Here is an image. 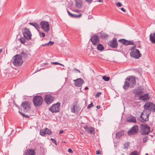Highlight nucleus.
<instances>
[{
  "mask_svg": "<svg viewBox=\"0 0 155 155\" xmlns=\"http://www.w3.org/2000/svg\"><path fill=\"white\" fill-rule=\"evenodd\" d=\"M136 84V80L134 76H128L125 79L124 84L123 86V88L126 91L129 87L133 88Z\"/></svg>",
  "mask_w": 155,
  "mask_h": 155,
  "instance_id": "nucleus-1",
  "label": "nucleus"
},
{
  "mask_svg": "<svg viewBox=\"0 0 155 155\" xmlns=\"http://www.w3.org/2000/svg\"><path fill=\"white\" fill-rule=\"evenodd\" d=\"M11 61L15 66H21L23 63V60L19 54H17L12 58Z\"/></svg>",
  "mask_w": 155,
  "mask_h": 155,
  "instance_id": "nucleus-2",
  "label": "nucleus"
},
{
  "mask_svg": "<svg viewBox=\"0 0 155 155\" xmlns=\"http://www.w3.org/2000/svg\"><path fill=\"white\" fill-rule=\"evenodd\" d=\"M140 129L141 131L140 134L143 135H148L150 133L152 132V131L150 130V127L145 124H140Z\"/></svg>",
  "mask_w": 155,
  "mask_h": 155,
  "instance_id": "nucleus-3",
  "label": "nucleus"
},
{
  "mask_svg": "<svg viewBox=\"0 0 155 155\" xmlns=\"http://www.w3.org/2000/svg\"><path fill=\"white\" fill-rule=\"evenodd\" d=\"M43 101L42 97L41 95H36L34 97L33 102L35 107H39L42 105Z\"/></svg>",
  "mask_w": 155,
  "mask_h": 155,
  "instance_id": "nucleus-4",
  "label": "nucleus"
},
{
  "mask_svg": "<svg viewBox=\"0 0 155 155\" xmlns=\"http://www.w3.org/2000/svg\"><path fill=\"white\" fill-rule=\"evenodd\" d=\"M22 33L23 35V38L26 40H29L31 39L32 35L29 29L25 27L22 29Z\"/></svg>",
  "mask_w": 155,
  "mask_h": 155,
  "instance_id": "nucleus-5",
  "label": "nucleus"
},
{
  "mask_svg": "<svg viewBox=\"0 0 155 155\" xmlns=\"http://www.w3.org/2000/svg\"><path fill=\"white\" fill-rule=\"evenodd\" d=\"M144 110H149V111L154 112H155V104L153 103L150 102H146L144 106Z\"/></svg>",
  "mask_w": 155,
  "mask_h": 155,
  "instance_id": "nucleus-6",
  "label": "nucleus"
},
{
  "mask_svg": "<svg viewBox=\"0 0 155 155\" xmlns=\"http://www.w3.org/2000/svg\"><path fill=\"white\" fill-rule=\"evenodd\" d=\"M20 55L21 58L24 61H26L30 58L31 54L29 51L25 49H22Z\"/></svg>",
  "mask_w": 155,
  "mask_h": 155,
  "instance_id": "nucleus-7",
  "label": "nucleus"
},
{
  "mask_svg": "<svg viewBox=\"0 0 155 155\" xmlns=\"http://www.w3.org/2000/svg\"><path fill=\"white\" fill-rule=\"evenodd\" d=\"M130 55L131 57L138 59L142 56L140 51L138 49H133L130 53Z\"/></svg>",
  "mask_w": 155,
  "mask_h": 155,
  "instance_id": "nucleus-8",
  "label": "nucleus"
},
{
  "mask_svg": "<svg viewBox=\"0 0 155 155\" xmlns=\"http://www.w3.org/2000/svg\"><path fill=\"white\" fill-rule=\"evenodd\" d=\"M61 104L60 102H57L53 104L49 108L50 111L52 113L59 112L60 110V106Z\"/></svg>",
  "mask_w": 155,
  "mask_h": 155,
  "instance_id": "nucleus-9",
  "label": "nucleus"
},
{
  "mask_svg": "<svg viewBox=\"0 0 155 155\" xmlns=\"http://www.w3.org/2000/svg\"><path fill=\"white\" fill-rule=\"evenodd\" d=\"M31 102L28 101H25L22 102L20 105L21 111L23 110L24 112L27 111V110L28 109L29 110L31 108Z\"/></svg>",
  "mask_w": 155,
  "mask_h": 155,
  "instance_id": "nucleus-10",
  "label": "nucleus"
},
{
  "mask_svg": "<svg viewBox=\"0 0 155 155\" xmlns=\"http://www.w3.org/2000/svg\"><path fill=\"white\" fill-rule=\"evenodd\" d=\"M55 99L54 96H52L50 94H45L44 98V100L47 104H50L54 101Z\"/></svg>",
  "mask_w": 155,
  "mask_h": 155,
  "instance_id": "nucleus-11",
  "label": "nucleus"
},
{
  "mask_svg": "<svg viewBox=\"0 0 155 155\" xmlns=\"http://www.w3.org/2000/svg\"><path fill=\"white\" fill-rule=\"evenodd\" d=\"M138 126L137 125H134L127 131V134L129 136L136 135L138 133Z\"/></svg>",
  "mask_w": 155,
  "mask_h": 155,
  "instance_id": "nucleus-12",
  "label": "nucleus"
},
{
  "mask_svg": "<svg viewBox=\"0 0 155 155\" xmlns=\"http://www.w3.org/2000/svg\"><path fill=\"white\" fill-rule=\"evenodd\" d=\"M107 44L109 47L113 48H116L118 46L117 39L115 37L112 40L108 41Z\"/></svg>",
  "mask_w": 155,
  "mask_h": 155,
  "instance_id": "nucleus-13",
  "label": "nucleus"
},
{
  "mask_svg": "<svg viewBox=\"0 0 155 155\" xmlns=\"http://www.w3.org/2000/svg\"><path fill=\"white\" fill-rule=\"evenodd\" d=\"M40 25L42 29L45 32H48L50 29L49 24L48 22L45 21H42L40 23Z\"/></svg>",
  "mask_w": 155,
  "mask_h": 155,
  "instance_id": "nucleus-14",
  "label": "nucleus"
},
{
  "mask_svg": "<svg viewBox=\"0 0 155 155\" xmlns=\"http://www.w3.org/2000/svg\"><path fill=\"white\" fill-rule=\"evenodd\" d=\"M78 101L76 100L74 102L72 105L73 106L72 107H71V111L72 113H78L81 109V108L80 106L78 104Z\"/></svg>",
  "mask_w": 155,
  "mask_h": 155,
  "instance_id": "nucleus-15",
  "label": "nucleus"
},
{
  "mask_svg": "<svg viewBox=\"0 0 155 155\" xmlns=\"http://www.w3.org/2000/svg\"><path fill=\"white\" fill-rule=\"evenodd\" d=\"M90 40L93 44L95 46L97 45L100 42L99 36L96 34H94L91 36Z\"/></svg>",
  "mask_w": 155,
  "mask_h": 155,
  "instance_id": "nucleus-16",
  "label": "nucleus"
},
{
  "mask_svg": "<svg viewBox=\"0 0 155 155\" xmlns=\"http://www.w3.org/2000/svg\"><path fill=\"white\" fill-rule=\"evenodd\" d=\"M119 42H121V44L125 45H134V43L132 41H129L124 38L121 39L118 41Z\"/></svg>",
  "mask_w": 155,
  "mask_h": 155,
  "instance_id": "nucleus-17",
  "label": "nucleus"
},
{
  "mask_svg": "<svg viewBox=\"0 0 155 155\" xmlns=\"http://www.w3.org/2000/svg\"><path fill=\"white\" fill-rule=\"evenodd\" d=\"M73 81L75 82L74 84V85L76 87H81L82 84L84 83V81L80 78L74 80Z\"/></svg>",
  "mask_w": 155,
  "mask_h": 155,
  "instance_id": "nucleus-18",
  "label": "nucleus"
},
{
  "mask_svg": "<svg viewBox=\"0 0 155 155\" xmlns=\"http://www.w3.org/2000/svg\"><path fill=\"white\" fill-rule=\"evenodd\" d=\"M150 98V96L149 93H147L144 94L140 95L139 97V100L145 102L148 101Z\"/></svg>",
  "mask_w": 155,
  "mask_h": 155,
  "instance_id": "nucleus-19",
  "label": "nucleus"
},
{
  "mask_svg": "<svg viewBox=\"0 0 155 155\" xmlns=\"http://www.w3.org/2000/svg\"><path fill=\"white\" fill-rule=\"evenodd\" d=\"M52 134L50 130L47 128H45L40 131V134L41 135L44 136L46 134L50 135Z\"/></svg>",
  "mask_w": 155,
  "mask_h": 155,
  "instance_id": "nucleus-20",
  "label": "nucleus"
},
{
  "mask_svg": "<svg viewBox=\"0 0 155 155\" xmlns=\"http://www.w3.org/2000/svg\"><path fill=\"white\" fill-rule=\"evenodd\" d=\"M84 128L88 134H94L95 133L94 128L93 127L86 125L84 127Z\"/></svg>",
  "mask_w": 155,
  "mask_h": 155,
  "instance_id": "nucleus-21",
  "label": "nucleus"
},
{
  "mask_svg": "<svg viewBox=\"0 0 155 155\" xmlns=\"http://www.w3.org/2000/svg\"><path fill=\"white\" fill-rule=\"evenodd\" d=\"M150 113H151V111H150V112H149V113H146V114L147 115V116H146L147 117L145 119H144L143 117V115L144 114H143V112H142L141 114V115L140 116V118L141 119V120H140L138 118L137 119L138 120H140V122L143 123H145L147 121H149V116H148L149 115V114H150Z\"/></svg>",
  "mask_w": 155,
  "mask_h": 155,
  "instance_id": "nucleus-22",
  "label": "nucleus"
},
{
  "mask_svg": "<svg viewBox=\"0 0 155 155\" xmlns=\"http://www.w3.org/2000/svg\"><path fill=\"white\" fill-rule=\"evenodd\" d=\"M98 34L99 35V38L104 40H106L109 37V35L103 31H101Z\"/></svg>",
  "mask_w": 155,
  "mask_h": 155,
  "instance_id": "nucleus-23",
  "label": "nucleus"
},
{
  "mask_svg": "<svg viewBox=\"0 0 155 155\" xmlns=\"http://www.w3.org/2000/svg\"><path fill=\"white\" fill-rule=\"evenodd\" d=\"M67 12L68 15L70 16V17L73 18H79L81 17L82 15V13L80 14L79 15L72 14L68 10H67Z\"/></svg>",
  "mask_w": 155,
  "mask_h": 155,
  "instance_id": "nucleus-24",
  "label": "nucleus"
},
{
  "mask_svg": "<svg viewBox=\"0 0 155 155\" xmlns=\"http://www.w3.org/2000/svg\"><path fill=\"white\" fill-rule=\"evenodd\" d=\"M35 152L34 149H29L27 150L25 153V155H35Z\"/></svg>",
  "mask_w": 155,
  "mask_h": 155,
  "instance_id": "nucleus-25",
  "label": "nucleus"
},
{
  "mask_svg": "<svg viewBox=\"0 0 155 155\" xmlns=\"http://www.w3.org/2000/svg\"><path fill=\"white\" fill-rule=\"evenodd\" d=\"M126 121L128 122L136 123L137 120L136 118L133 116H130L126 120Z\"/></svg>",
  "mask_w": 155,
  "mask_h": 155,
  "instance_id": "nucleus-26",
  "label": "nucleus"
},
{
  "mask_svg": "<svg viewBox=\"0 0 155 155\" xmlns=\"http://www.w3.org/2000/svg\"><path fill=\"white\" fill-rule=\"evenodd\" d=\"M75 6L78 8L80 9L82 7V3L81 0H75Z\"/></svg>",
  "mask_w": 155,
  "mask_h": 155,
  "instance_id": "nucleus-27",
  "label": "nucleus"
},
{
  "mask_svg": "<svg viewBox=\"0 0 155 155\" xmlns=\"http://www.w3.org/2000/svg\"><path fill=\"white\" fill-rule=\"evenodd\" d=\"M150 40L152 43L155 44V32L150 34Z\"/></svg>",
  "mask_w": 155,
  "mask_h": 155,
  "instance_id": "nucleus-28",
  "label": "nucleus"
},
{
  "mask_svg": "<svg viewBox=\"0 0 155 155\" xmlns=\"http://www.w3.org/2000/svg\"><path fill=\"white\" fill-rule=\"evenodd\" d=\"M124 131L121 130L120 131L117 132L116 134V137L117 138L120 139L122 136L124 135Z\"/></svg>",
  "mask_w": 155,
  "mask_h": 155,
  "instance_id": "nucleus-29",
  "label": "nucleus"
},
{
  "mask_svg": "<svg viewBox=\"0 0 155 155\" xmlns=\"http://www.w3.org/2000/svg\"><path fill=\"white\" fill-rule=\"evenodd\" d=\"M123 45L122 44H118V48H117L116 49L113 50V51H115L117 52H121L123 51Z\"/></svg>",
  "mask_w": 155,
  "mask_h": 155,
  "instance_id": "nucleus-30",
  "label": "nucleus"
},
{
  "mask_svg": "<svg viewBox=\"0 0 155 155\" xmlns=\"http://www.w3.org/2000/svg\"><path fill=\"white\" fill-rule=\"evenodd\" d=\"M97 45V48L98 50L102 51L104 49V47L102 44L99 43Z\"/></svg>",
  "mask_w": 155,
  "mask_h": 155,
  "instance_id": "nucleus-31",
  "label": "nucleus"
},
{
  "mask_svg": "<svg viewBox=\"0 0 155 155\" xmlns=\"http://www.w3.org/2000/svg\"><path fill=\"white\" fill-rule=\"evenodd\" d=\"M26 39L24 38L23 37H21L19 39V40L21 42V43L24 44L25 45H28L27 42L26 41Z\"/></svg>",
  "mask_w": 155,
  "mask_h": 155,
  "instance_id": "nucleus-32",
  "label": "nucleus"
},
{
  "mask_svg": "<svg viewBox=\"0 0 155 155\" xmlns=\"http://www.w3.org/2000/svg\"><path fill=\"white\" fill-rule=\"evenodd\" d=\"M28 24L34 26L37 29L39 27V25L36 22H30Z\"/></svg>",
  "mask_w": 155,
  "mask_h": 155,
  "instance_id": "nucleus-33",
  "label": "nucleus"
},
{
  "mask_svg": "<svg viewBox=\"0 0 155 155\" xmlns=\"http://www.w3.org/2000/svg\"><path fill=\"white\" fill-rule=\"evenodd\" d=\"M38 31L40 37L44 38L45 37V34L44 32H41L39 30H38Z\"/></svg>",
  "mask_w": 155,
  "mask_h": 155,
  "instance_id": "nucleus-34",
  "label": "nucleus"
},
{
  "mask_svg": "<svg viewBox=\"0 0 155 155\" xmlns=\"http://www.w3.org/2000/svg\"><path fill=\"white\" fill-rule=\"evenodd\" d=\"M18 112L22 116L24 117H25L26 118H28L29 117V116L28 115H26L25 114H24L21 112L20 111H18Z\"/></svg>",
  "mask_w": 155,
  "mask_h": 155,
  "instance_id": "nucleus-35",
  "label": "nucleus"
},
{
  "mask_svg": "<svg viewBox=\"0 0 155 155\" xmlns=\"http://www.w3.org/2000/svg\"><path fill=\"white\" fill-rule=\"evenodd\" d=\"M143 93V91H140L136 90L135 94L136 95H139Z\"/></svg>",
  "mask_w": 155,
  "mask_h": 155,
  "instance_id": "nucleus-36",
  "label": "nucleus"
},
{
  "mask_svg": "<svg viewBox=\"0 0 155 155\" xmlns=\"http://www.w3.org/2000/svg\"><path fill=\"white\" fill-rule=\"evenodd\" d=\"M102 79L105 81H108L110 80V77L106 76H104L102 77Z\"/></svg>",
  "mask_w": 155,
  "mask_h": 155,
  "instance_id": "nucleus-37",
  "label": "nucleus"
},
{
  "mask_svg": "<svg viewBox=\"0 0 155 155\" xmlns=\"http://www.w3.org/2000/svg\"><path fill=\"white\" fill-rule=\"evenodd\" d=\"M130 155H139L138 152L136 150H134L132 152Z\"/></svg>",
  "mask_w": 155,
  "mask_h": 155,
  "instance_id": "nucleus-38",
  "label": "nucleus"
},
{
  "mask_svg": "<svg viewBox=\"0 0 155 155\" xmlns=\"http://www.w3.org/2000/svg\"><path fill=\"white\" fill-rule=\"evenodd\" d=\"M129 142H127L124 144V148L127 149L128 148L129 146Z\"/></svg>",
  "mask_w": 155,
  "mask_h": 155,
  "instance_id": "nucleus-39",
  "label": "nucleus"
},
{
  "mask_svg": "<svg viewBox=\"0 0 155 155\" xmlns=\"http://www.w3.org/2000/svg\"><path fill=\"white\" fill-rule=\"evenodd\" d=\"M148 137L147 136H145L143 139V143H145L148 140Z\"/></svg>",
  "mask_w": 155,
  "mask_h": 155,
  "instance_id": "nucleus-40",
  "label": "nucleus"
},
{
  "mask_svg": "<svg viewBox=\"0 0 155 155\" xmlns=\"http://www.w3.org/2000/svg\"><path fill=\"white\" fill-rule=\"evenodd\" d=\"M51 140L52 141V143H54L56 145V146L57 145V142L54 139L51 138Z\"/></svg>",
  "mask_w": 155,
  "mask_h": 155,
  "instance_id": "nucleus-41",
  "label": "nucleus"
},
{
  "mask_svg": "<svg viewBox=\"0 0 155 155\" xmlns=\"http://www.w3.org/2000/svg\"><path fill=\"white\" fill-rule=\"evenodd\" d=\"M138 90L139 91H143L144 90V88H143L141 86H140L138 87V88L137 89V90Z\"/></svg>",
  "mask_w": 155,
  "mask_h": 155,
  "instance_id": "nucleus-42",
  "label": "nucleus"
},
{
  "mask_svg": "<svg viewBox=\"0 0 155 155\" xmlns=\"http://www.w3.org/2000/svg\"><path fill=\"white\" fill-rule=\"evenodd\" d=\"M115 5L117 6L118 7H121L122 5L121 3L120 2H118L117 3H116L115 4Z\"/></svg>",
  "mask_w": 155,
  "mask_h": 155,
  "instance_id": "nucleus-43",
  "label": "nucleus"
},
{
  "mask_svg": "<svg viewBox=\"0 0 155 155\" xmlns=\"http://www.w3.org/2000/svg\"><path fill=\"white\" fill-rule=\"evenodd\" d=\"M101 92H98L95 95L96 97H99L101 94Z\"/></svg>",
  "mask_w": 155,
  "mask_h": 155,
  "instance_id": "nucleus-44",
  "label": "nucleus"
},
{
  "mask_svg": "<svg viewBox=\"0 0 155 155\" xmlns=\"http://www.w3.org/2000/svg\"><path fill=\"white\" fill-rule=\"evenodd\" d=\"M93 106H94V105L93 104V103L91 102L90 104L88 105L87 107V108L89 109V108H91V107H92Z\"/></svg>",
  "mask_w": 155,
  "mask_h": 155,
  "instance_id": "nucleus-45",
  "label": "nucleus"
},
{
  "mask_svg": "<svg viewBox=\"0 0 155 155\" xmlns=\"http://www.w3.org/2000/svg\"><path fill=\"white\" fill-rule=\"evenodd\" d=\"M73 71H75V72L77 73L78 72L79 73H81V71L79 70L76 68H74L73 70Z\"/></svg>",
  "mask_w": 155,
  "mask_h": 155,
  "instance_id": "nucleus-46",
  "label": "nucleus"
},
{
  "mask_svg": "<svg viewBox=\"0 0 155 155\" xmlns=\"http://www.w3.org/2000/svg\"><path fill=\"white\" fill-rule=\"evenodd\" d=\"M15 106L16 107H17L19 110V111H20V110H21V107H20V106L19 107L18 105H17V104H15Z\"/></svg>",
  "mask_w": 155,
  "mask_h": 155,
  "instance_id": "nucleus-47",
  "label": "nucleus"
},
{
  "mask_svg": "<svg viewBox=\"0 0 155 155\" xmlns=\"http://www.w3.org/2000/svg\"><path fill=\"white\" fill-rule=\"evenodd\" d=\"M54 43V41H50L48 42V44L49 46H51L53 45Z\"/></svg>",
  "mask_w": 155,
  "mask_h": 155,
  "instance_id": "nucleus-48",
  "label": "nucleus"
},
{
  "mask_svg": "<svg viewBox=\"0 0 155 155\" xmlns=\"http://www.w3.org/2000/svg\"><path fill=\"white\" fill-rule=\"evenodd\" d=\"M96 154L97 155H101V151L100 150H99L96 151Z\"/></svg>",
  "mask_w": 155,
  "mask_h": 155,
  "instance_id": "nucleus-49",
  "label": "nucleus"
},
{
  "mask_svg": "<svg viewBox=\"0 0 155 155\" xmlns=\"http://www.w3.org/2000/svg\"><path fill=\"white\" fill-rule=\"evenodd\" d=\"M68 152L69 153H73V151H72V149L70 148H69L68 149Z\"/></svg>",
  "mask_w": 155,
  "mask_h": 155,
  "instance_id": "nucleus-50",
  "label": "nucleus"
},
{
  "mask_svg": "<svg viewBox=\"0 0 155 155\" xmlns=\"http://www.w3.org/2000/svg\"><path fill=\"white\" fill-rule=\"evenodd\" d=\"M86 2H88V4H90L93 1V0H84Z\"/></svg>",
  "mask_w": 155,
  "mask_h": 155,
  "instance_id": "nucleus-51",
  "label": "nucleus"
},
{
  "mask_svg": "<svg viewBox=\"0 0 155 155\" xmlns=\"http://www.w3.org/2000/svg\"><path fill=\"white\" fill-rule=\"evenodd\" d=\"M120 9L121 10L123 11V12H126V10L124 8H120Z\"/></svg>",
  "mask_w": 155,
  "mask_h": 155,
  "instance_id": "nucleus-52",
  "label": "nucleus"
},
{
  "mask_svg": "<svg viewBox=\"0 0 155 155\" xmlns=\"http://www.w3.org/2000/svg\"><path fill=\"white\" fill-rule=\"evenodd\" d=\"M73 11L74 12H78V13H79L80 12H81V10H78V9H76V10H74Z\"/></svg>",
  "mask_w": 155,
  "mask_h": 155,
  "instance_id": "nucleus-53",
  "label": "nucleus"
},
{
  "mask_svg": "<svg viewBox=\"0 0 155 155\" xmlns=\"http://www.w3.org/2000/svg\"><path fill=\"white\" fill-rule=\"evenodd\" d=\"M57 62H52L51 63V64H52L53 65H57Z\"/></svg>",
  "mask_w": 155,
  "mask_h": 155,
  "instance_id": "nucleus-54",
  "label": "nucleus"
},
{
  "mask_svg": "<svg viewBox=\"0 0 155 155\" xmlns=\"http://www.w3.org/2000/svg\"><path fill=\"white\" fill-rule=\"evenodd\" d=\"M103 1V0H98L97 1H94V2H102Z\"/></svg>",
  "mask_w": 155,
  "mask_h": 155,
  "instance_id": "nucleus-55",
  "label": "nucleus"
},
{
  "mask_svg": "<svg viewBox=\"0 0 155 155\" xmlns=\"http://www.w3.org/2000/svg\"><path fill=\"white\" fill-rule=\"evenodd\" d=\"M64 132V130H61L59 132V134H62Z\"/></svg>",
  "mask_w": 155,
  "mask_h": 155,
  "instance_id": "nucleus-56",
  "label": "nucleus"
},
{
  "mask_svg": "<svg viewBox=\"0 0 155 155\" xmlns=\"http://www.w3.org/2000/svg\"><path fill=\"white\" fill-rule=\"evenodd\" d=\"M96 107L97 109H99L101 108V106L100 105H97L96 106Z\"/></svg>",
  "mask_w": 155,
  "mask_h": 155,
  "instance_id": "nucleus-57",
  "label": "nucleus"
},
{
  "mask_svg": "<svg viewBox=\"0 0 155 155\" xmlns=\"http://www.w3.org/2000/svg\"><path fill=\"white\" fill-rule=\"evenodd\" d=\"M138 48H141V45L140 44H139L137 46Z\"/></svg>",
  "mask_w": 155,
  "mask_h": 155,
  "instance_id": "nucleus-58",
  "label": "nucleus"
},
{
  "mask_svg": "<svg viewBox=\"0 0 155 155\" xmlns=\"http://www.w3.org/2000/svg\"><path fill=\"white\" fill-rule=\"evenodd\" d=\"M57 65H61V66H64L63 64H61V63H58H58H57Z\"/></svg>",
  "mask_w": 155,
  "mask_h": 155,
  "instance_id": "nucleus-59",
  "label": "nucleus"
},
{
  "mask_svg": "<svg viewBox=\"0 0 155 155\" xmlns=\"http://www.w3.org/2000/svg\"><path fill=\"white\" fill-rule=\"evenodd\" d=\"M136 47V45H135L131 49L132 50L133 49H135V48Z\"/></svg>",
  "mask_w": 155,
  "mask_h": 155,
  "instance_id": "nucleus-60",
  "label": "nucleus"
},
{
  "mask_svg": "<svg viewBox=\"0 0 155 155\" xmlns=\"http://www.w3.org/2000/svg\"><path fill=\"white\" fill-rule=\"evenodd\" d=\"M45 46H49V45L48 44V43H47L45 44Z\"/></svg>",
  "mask_w": 155,
  "mask_h": 155,
  "instance_id": "nucleus-61",
  "label": "nucleus"
},
{
  "mask_svg": "<svg viewBox=\"0 0 155 155\" xmlns=\"http://www.w3.org/2000/svg\"><path fill=\"white\" fill-rule=\"evenodd\" d=\"M88 89V87L87 86L86 87L84 88V90H87Z\"/></svg>",
  "mask_w": 155,
  "mask_h": 155,
  "instance_id": "nucleus-62",
  "label": "nucleus"
},
{
  "mask_svg": "<svg viewBox=\"0 0 155 155\" xmlns=\"http://www.w3.org/2000/svg\"><path fill=\"white\" fill-rule=\"evenodd\" d=\"M13 104L15 105V104H16L15 101L14 100L13 101Z\"/></svg>",
  "mask_w": 155,
  "mask_h": 155,
  "instance_id": "nucleus-63",
  "label": "nucleus"
},
{
  "mask_svg": "<svg viewBox=\"0 0 155 155\" xmlns=\"http://www.w3.org/2000/svg\"><path fill=\"white\" fill-rule=\"evenodd\" d=\"M2 51V49H0V54L1 53Z\"/></svg>",
  "mask_w": 155,
  "mask_h": 155,
  "instance_id": "nucleus-64",
  "label": "nucleus"
}]
</instances>
